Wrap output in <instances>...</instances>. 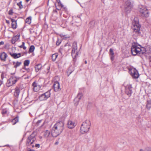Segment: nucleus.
<instances>
[{"instance_id": "f257e3e1", "label": "nucleus", "mask_w": 151, "mask_h": 151, "mask_svg": "<svg viewBox=\"0 0 151 151\" xmlns=\"http://www.w3.org/2000/svg\"><path fill=\"white\" fill-rule=\"evenodd\" d=\"M64 124L62 122L57 123L52 127L51 131L52 136L55 137L59 135L63 129Z\"/></svg>"}, {"instance_id": "f03ea898", "label": "nucleus", "mask_w": 151, "mask_h": 151, "mask_svg": "<svg viewBox=\"0 0 151 151\" xmlns=\"http://www.w3.org/2000/svg\"><path fill=\"white\" fill-rule=\"evenodd\" d=\"M132 54L134 55H136L137 54H143L146 52L144 48H141L140 45H137L136 44L133 45L131 47Z\"/></svg>"}, {"instance_id": "7ed1b4c3", "label": "nucleus", "mask_w": 151, "mask_h": 151, "mask_svg": "<svg viewBox=\"0 0 151 151\" xmlns=\"http://www.w3.org/2000/svg\"><path fill=\"white\" fill-rule=\"evenodd\" d=\"M91 123L88 120H86L83 122L80 128V132L83 134L87 133L90 128Z\"/></svg>"}, {"instance_id": "20e7f679", "label": "nucleus", "mask_w": 151, "mask_h": 151, "mask_svg": "<svg viewBox=\"0 0 151 151\" xmlns=\"http://www.w3.org/2000/svg\"><path fill=\"white\" fill-rule=\"evenodd\" d=\"M36 133L33 132L28 137L26 142V145L27 146H30L32 148L34 147L35 145L34 142L36 140L35 136Z\"/></svg>"}, {"instance_id": "39448f33", "label": "nucleus", "mask_w": 151, "mask_h": 151, "mask_svg": "<svg viewBox=\"0 0 151 151\" xmlns=\"http://www.w3.org/2000/svg\"><path fill=\"white\" fill-rule=\"evenodd\" d=\"M140 26L139 23V21L137 17H135L132 22V28L134 32L137 33H139Z\"/></svg>"}, {"instance_id": "423d86ee", "label": "nucleus", "mask_w": 151, "mask_h": 151, "mask_svg": "<svg viewBox=\"0 0 151 151\" xmlns=\"http://www.w3.org/2000/svg\"><path fill=\"white\" fill-rule=\"evenodd\" d=\"M19 77L15 75L11 76L7 81L6 84V86L8 87H10L13 85L19 80Z\"/></svg>"}, {"instance_id": "0eeeda50", "label": "nucleus", "mask_w": 151, "mask_h": 151, "mask_svg": "<svg viewBox=\"0 0 151 151\" xmlns=\"http://www.w3.org/2000/svg\"><path fill=\"white\" fill-rule=\"evenodd\" d=\"M71 55L74 58H76L78 56L77 45L76 42H73V44Z\"/></svg>"}, {"instance_id": "6e6552de", "label": "nucleus", "mask_w": 151, "mask_h": 151, "mask_svg": "<svg viewBox=\"0 0 151 151\" xmlns=\"http://www.w3.org/2000/svg\"><path fill=\"white\" fill-rule=\"evenodd\" d=\"M139 12L142 16L145 17H147L149 16V11L145 7H142L140 8Z\"/></svg>"}, {"instance_id": "1a4fd4ad", "label": "nucleus", "mask_w": 151, "mask_h": 151, "mask_svg": "<svg viewBox=\"0 0 151 151\" xmlns=\"http://www.w3.org/2000/svg\"><path fill=\"white\" fill-rule=\"evenodd\" d=\"M50 91H47L41 95L39 97L40 101H42L47 100L50 96Z\"/></svg>"}, {"instance_id": "9d476101", "label": "nucleus", "mask_w": 151, "mask_h": 151, "mask_svg": "<svg viewBox=\"0 0 151 151\" xmlns=\"http://www.w3.org/2000/svg\"><path fill=\"white\" fill-rule=\"evenodd\" d=\"M132 4L129 1H127L125 3L124 8L125 11L127 12H129L132 9Z\"/></svg>"}, {"instance_id": "9b49d317", "label": "nucleus", "mask_w": 151, "mask_h": 151, "mask_svg": "<svg viewBox=\"0 0 151 151\" xmlns=\"http://www.w3.org/2000/svg\"><path fill=\"white\" fill-rule=\"evenodd\" d=\"M129 73L132 77L134 78H138L139 76L138 72L135 68H132L129 70Z\"/></svg>"}, {"instance_id": "f8f14e48", "label": "nucleus", "mask_w": 151, "mask_h": 151, "mask_svg": "<svg viewBox=\"0 0 151 151\" xmlns=\"http://www.w3.org/2000/svg\"><path fill=\"white\" fill-rule=\"evenodd\" d=\"M132 88L130 84H128L125 87V93L130 96L132 93Z\"/></svg>"}, {"instance_id": "ddd939ff", "label": "nucleus", "mask_w": 151, "mask_h": 151, "mask_svg": "<svg viewBox=\"0 0 151 151\" xmlns=\"http://www.w3.org/2000/svg\"><path fill=\"white\" fill-rule=\"evenodd\" d=\"M32 86L34 91L35 92L37 91L41 88V86L38 85L35 82H34L32 83Z\"/></svg>"}, {"instance_id": "4468645a", "label": "nucleus", "mask_w": 151, "mask_h": 151, "mask_svg": "<svg viewBox=\"0 0 151 151\" xmlns=\"http://www.w3.org/2000/svg\"><path fill=\"white\" fill-rule=\"evenodd\" d=\"M83 96V94L81 93H79L77 97L74 99V104L76 106L78 105L79 100L81 99Z\"/></svg>"}, {"instance_id": "2eb2a0df", "label": "nucleus", "mask_w": 151, "mask_h": 151, "mask_svg": "<svg viewBox=\"0 0 151 151\" xmlns=\"http://www.w3.org/2000/svg\"><path fill=\"white\" fill-rule=\"evenodd\" d=\"M53 86L55 91H58L60 89L59 83L57 81L54 82Z\"/></svg>"}, {"instance_id": "dca6fc26", "label": "nucleus", "mask_w": 151, "mask_h": 151, "mask_svg": "<svg viewBox=\"0 0 151 151\" xmlns=\"http://www.w3.org/2000/svg\"><path fill=\"white\" fill-rule=\"evenodd\" d=\"M9 54L12 58L14 59L18 58L21 56V54L20 53H16L10 52Z\"/></svg>"}, {"instance_id": "f3484780", "label": "nucleus", "mask_w": 151, "mask_h": 151, "mask_svg": "<svg viewBox=\"0 0 151 151\" xmlns=\"http://www.w3.org/2000/svg\"><path fill=\"white\" fill-rule=\"evenodd\" d=\"M68 127L70 129H72L73 128L76 126L74 122L72 121L69 120L68 122Z\"/></svg>"}, {"instance_id": "a211bd4d", "label": "nucleus", "mask_w": 151, "mask_h": 151, "mask_svg": "<svg viewBox=\"0 0 151 151\" xmlns=\"http://www.w3.org/2000/svg\"><path fill=\"white\" fill-rule=\"evenodd\" d=\"M7 57V55L5 52H3L0 54V58L2 61H5Z\"/></svg>"}, {"instance_id": "6ab92c4d", "label": "nucleus", "mask_w": 151, "mask_h": 151, "mask_svg": "<svg viewBox=\"0 0 151 151\" xmlns=\"http://www.w3.org/2000/svg\"><path fill=\"white\" fill-rule=\"evenodd\" d=\"M20 90L19 87H16L15 88V91L14 92V95L16 97H18L20 93Z\"/></svg>"}, {"instance_id": "aec40b11", "label": "nucleus", "mask_w": 151, "mask_h": 151, "mask_svg": "<svg viewBox=\"0 0 151 151\" xmlns=\"http://www.w3.org/2000/svg\"><path fill=\"white\" fill-rule=\"evenodd\" d=\"M11 20L12 22V28L14 29H16L17 27V20L13 19H11Z\"/></svg>"}, {"instance_id": "412c9836", "label": "nucleus", "mask_w": 151, "mask_h": 151, "mask_svg": "<svg viewBox=\"0 0 151 151\" xmlns=\"http://www.w3.org/2000/svg\"><path fill=\"white\" fill-rule=\"evenodd\" d=\"M109 52L111 55V59L112 60H113L114 58V53L113 49L110 48L109 50Z\"/></svg>"}, {"instance_id": "4be33fe9", "label": "nucleus", "mask_w": 151, "mask_h": 151, "mask_svg": "<svg viewBox=\"0 0 151 151\" xmlns=\"http://www.w3.org/2000/svg\"><path fill=\"white\" fill-rule=\"evenodd\" d=\"M146 107L148 110H149L151 108V100L147 101Z\"/></svg>"}, {"instance_id": "5701e85b", "label": "nucleus", "mask_w": 151, "mask_h": 151, "mask_svg": "<svg viewBox=\"0 0 151 151\" xmlns=\"http://www.w3.org/2000/svg\"><path fill=\"white\" fill-rule=\"evenodd\" d=\"M50 135H52L50 134V132L48 130H46L44 134V136L45 137L47 138L50 136Z\"/></svg>"}, {"instance_id": "b1692460", "label": "nucleus", "mask_w": 151, "mask_h": 151, "mask_svg": "<svg viewBox=\"0 0 151 151\" xmlns=\"http://www.w3.org/2000/svg\"><path fill=\"white\" fill-rule=\"evenodd\" d=\"M42 68L41 65L40 64H39L35 66V68L36 71L37 72H38Z\"/></svg>"}, {"instance_id": "393cba45", "label": "nucleus", "mask_w": 151, "mask_h": 151, "mask_svg": "<svg viewBox=\"0 0 151 151\" xmlns=\"http://www.w3.org/2000/svg\"><path fill=\"white\" fill-rule=\"evenodd\" d=\"M13 64L14 65V67L17 68V67L19 66L21 64V62H17L16 63L14 62H13Z\"/></svg>"}, {"instance_id": "a878e982", "label": "nucleus", "mask_w": 151, "mask_h": 151, "mask_svg": "<svg viewBox=\"0 0 151 151\" xmlns=\"http://www.w3.org/2000/svg\"><path fill=\"white\" fill-rule=\"evenodd\" d=\"M58 55L57 53L54 54H53L52 56V58L53 61L55 60L56 58L58 56Z\"/></svg>"}, {"instance_id": "bb28decb", "label": "nucleus", "mask_w": 151, "mask_h": 151, "mask_svg": "<svg viewBox=\"0 0 151 151\" xmlns=\"http://www.w3.org/2000/svg\"><path fill=\"white\" fill-rule=\"evenodd\" d=\"M31 22V17H29L27 18L25 20V22L28 24H29Z\"/></svg>"}, {"instance_id": "cd10ccee", "label": "nucleus", "mask_w": 151, "mask_h": 151, "mask_svg": "<svg viewBox=\"0 0 151 151\" xmlns=\"http://www.w3.org/2000/svg\"><path fill=\"white\" fill-rule=\"evenodd\" d=\"M19 121V118L18 117H17L14 119L12 120V122L13 123V124H15L17 122Z\"/></svg>"}, {"instance_id": "c85d7f7f", "label": "nucleus", "mask_w": 151, "mask_h": 151, "mask_svg": "<svg viewBox=\"0 0 151 151\" xmlns=\"http://www.w3.org/2000/svg\"><path fill=\"white\" fill-rule=\"evenodd\" d=\"M35 49V47L34 45H31L29 49V53H31L33 52Z\"/></svg>"}, {"instance_id": "c756f323", "label": "nucleus", "mask_w": 151, "mask_h": 151, "mask_svg": "<svg viewBox=\"0 0 151 151\" xmlns=\"http://www.w3.org/2000/svg\"><path fill=\"white\" fill-rule=\"evenodd\" d=\"M20 37V35H17L16 36H14L13 37V40L16 41H17L19 39Z\"/></svg>"}, {"instance_id": "7c9ffc66", "label": "nucleus", "mask_w": 151, "mask_h": 151, "mask_svg": "<svg viewBox=\"0 0 151 151\" xmlns=\"http://www.w3.org/2000/svg\"><path fill=\"white\" fill-rule=\"evenodd\" d=\"M60 36L63 39H65L70 37L68 35H64L63 34L61 35Z\"/></svg>"}, {"instance_id": "2f4dec72", "label": "nucleus", "mask_w": 151, "mask_h": 151, "mask_svg": "<svg viewBox=\"0 0 151 151\" xmlns=\"http://www.w3.org/2000/svg\"><path fill=\"white\" fill-rule=\"evenodd\" d=\"M29 63V60H25L24 62V66H28Z\"/></svg>"}, {"instance_id": "473e14b6", "label": "nucleus", "mask_w": 151, "mask_h": 151, "mask_svg": "<svg viewBox=\"0 0 151 151\" xmlns=\"http://www.w3.org/2000/svg\"><path fill=\"white\" fill-rule=\"evenodd\" d=\"M24 42H23L22 45L19 46V47L20 48H23L24 50H25L26 49V47L24 46Z\"/></svg>"}, {"instance_id": "72a5a7b5", "label": "nucleus", "mask_w": 151, "mask_h": 151, "mask_svg": "<svg viewBox=\"0 0 151 151\" xmlns=\"http://www.w3.org/2000/svg\"><path fill=\"white\" fill-rule=\"evenodd\" d=\"M22 1H20L19 3H17V5L19 6L20 9H22L23 7V6L22 4Z\"/></svg>"}, {"instance_id": "f704fd0d", "label": "nucleus", "mask_w": 151, "mask_h": 151, "mask_svg": "<svg viewBox=\"0 0 151 151\" xmlns=\"http://www.w3.org/2000/svg\"><path fill=\"white\" fill-rule=\"evenodd\" d=\"M7 110L6 109H4L2 110V113L3 114H5L7 113Z\"/></svg>"}, {"instance_id": "c9c22d12", "label": "nucleus", "mask_w": 151, "mask_h": 151, "mask_svg": "<svg viewBox=\"0 0 151 151\" xmlns=\"http://www.w3.org/2000/svg\"><path fill=\"white\" fill-rule=\"evenodd\" d=\"M6 74L5 73H2L1 76V77L2 79H3L4 78L6 77Z\"/></svg>"}, {"instance_id": "e433bc0d", "label": "nucleus", "mask_w": 151, "mask_h": 151, "mask_svg": "<svg viewBox=\"0 0 151 151\" xmlns=\"http://www.w3.org/2000/svg\"><path fill=\"white\" fill-rule=\"evenodd\" d=\"M57 1L58 3L62 7L63 6V5L60 2V0H57Z\"/></svg>"}, {"instance_id": "4c0bfd02", "label": "nucleus", "mask_w": 151, "mask_h": 151, "mask_svg": "<svg viewBox=\"0 0 151 151\" xmlns=\"http://www.w3.org/2000/svg\"><path fill=\"white\" fill-rule=\"evenodd\" d=\"M13 13V10L12 9H11L9 10V15L12 14Z\"/></svg>"}, {"instance_id": "58836bf2", "label": "nucleus", "mask_w": 151, "mask_h": 151, "mask_svg": "<svg viewBox=\"0 0 151 151\" xmlns=\"http://www.w3.org/2000/svg\"><path fill=\"white\" fill-rule=\"evenodd\" d=\"M40 146V145L39 144H36L35 145V147H36L39 148Z\"/></svg>"}, {"instance_id": "ea45409f", "label": "nucleus", "mask_w": 151, "mask_h": 151, "mask_svg": "<svg viewBox=\"0 0 151 151\" xmlns=\"http://www.w3.org/2000/svg\"><path fill=\"white\" fill-rule=\"evenodd\" d=\"M42 120H38L37 122V125H38L41 122V121H42Z\"/></svg>"}, {"instance_id": "a19ab883", "label": "nucleus", "mask_w": 151, "mask_h": 151, "mask_svg": "<svg viewBox=\"0 0 151 151\" xmlns=\"http://www.w3.org/2000/svg\"><path fill=\"white\" fill-rule=\"evenodd\" d=\"M16 41L13 40V39H12V42L13 44H14Z\"/></svg>"}, {"instance_id": "79ce46f5", "label": "nucleus", "mask_w": 151, "mask_h": 151, "mask_svg": "<svg viewBox=\"0 0 151 151\" xmlns=\"http://www.w3.org/2000/svg\"><path fill=\"white\" fill-rule=\"evenodd\" d=\"M27 151H35V150H31L30 148H28Z\"/></svg>"}, {"instance_id": "37998d69", "label": "nucleus", "mask_w": 151, "mask_h": 151, "mask_svg": "<svg viewBox=\"0 0 151 151\" xmlns=\"http://www.w3.org/2000/svg\"><path fill=\"white\" fill-rule=\"evenodd\" d=\"M4 44V42L3 41H1L0 42V45H3Z\"/></svg>"}, {"instance_id": "c03bdc74", "label": "nucleus", "mask_w": 151, "mask_h": 151, "mask_svg": "<svg viewBox=\"0 0 151 151\" xmlns=\"http://www.w3.org/2000/svg\"><path fill=\"white\" fill-rule=\"evenodd\" d=\"M58 142H56L55 143V145H58Z\"/></svg>"}, {"instance_id": "a18cd8bd", "label": "nucleus", "mask_w": 151, "mask_h": 151, "mask_svg": "<svg viewBox=\"0 0 151 151\" xmlns=\"http://www.w3.org/2000/svg\"><path fill=\"white\" fill-rule=\"evenodd\" d=\"M85 64H86L87 63V61H86H86H85Z\"/></svg>"}, {"instance_id": "49530a36", "label": "nucleus", "mask_w": 151, "mask_h": 151, "mask_svg": "<svg viewBox=\"0 0 151 151\" xmlns=\"http://www.w3.org/2000/svg\"><path fill=\"white\" fill-rule=\"evenodd\" d=\"M139 151H143V150L142 149H141Z\"/></svg>"}, {"instance_id": "de8ad7c7", "label": "nucleus", "mask_w": 151, "mask_h": 151, "mask_svg": "<svg viewBox=\"0 0 151 151\" xmlns=\"http://www.w3.org/2000/svg\"><path fill=\"white\" fill-rule=\"evenodd\" d=\"M6 22H7V23H9V21H7V20H6Z\"/></svg>"}, {"instance_id": "09e8293b", "label": "nucleus", "mask_w": 151, "mask_h": 151, "mask_svg": "<svg viewBox=\"0 0 151 151\" xmlns=\"http://www.w3.org/2000/svg\"><path fill=\"white\" fill-rule=\"evenodd\" d=\"M150 62H151V57L150 58Z\"/></svg>"}, {"instance_id": "8fccbe9b", "label": "nucleus", "mask_w": 151, "mask_h": 151, "mask_svg": "<svg viewBox=\"0 0 151 151\" xmlns=\"http://www.w3.org/2000/svg\"><path fill=\"white\" fill-rule=\"evenodd\" d=\"M56 44H57V45H59V44H58V42H56Z\"/></svg>"}, {"instance_id": "3c124183", "label": "nucleus", "mask_w": 151, "mask_h": 151, "mask_svg": "<svg viewBox=\"0 0 151 151\" xmlns=\"http://www.w3.org/2000/svg\"><path fill=\"white\" fill-rule=\"evenodd\" d=\"M72 72L70 73V74Z\"/></svg>"}]
</instances>
